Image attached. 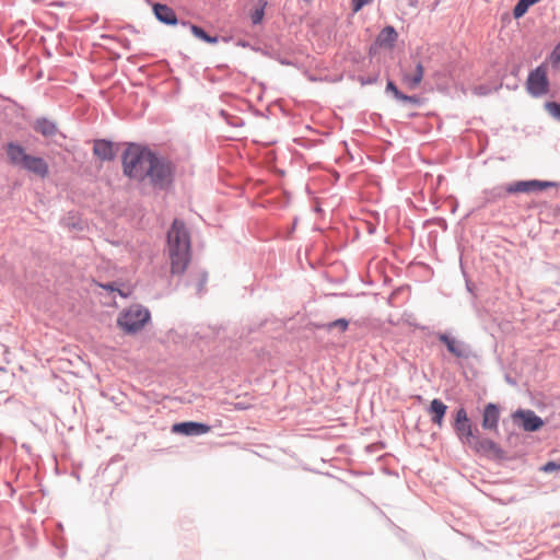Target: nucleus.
<instances>
[{
	"label": "nucleus",
	"mask_w": 560,
	"mask_h": 560,
	"mask_svg": "<svg viewBox=\"0 0 560 560\" xmlns=\"http://www.w3.org/2000/svg\"><path fill=\"white\" fill-rule=\"evenodd\" d=\"M174 168L170 161L154 155L152 166L149 167L147 178L153 187L164 189L173 182Z\"/></svg>",
	"instance_id": "5"
},
{
	"label": "nucleus",
	"mask_w": 560,
	"mask_h": 560,
	"mask_svg": "<svg viewBox=\"0 0 560 560\" xmlns=\"http://www.w3.org/2000/svg\"><path fill=\"white\" fill-rule=\"evenodd\" d=\"M191 32L195 36L203 39L207 43H215L217 42L215 38L210 37L202 28H200L196 25L191 26Z\"/></svg>",
	"instance_id": "22"
},
{
	"label": "nucleus",
	"mask_w": 560,
	"mask_h": 560,
	"mask_svg": "<svg viewBox=\"0 0 560 560\" xmlns=\"http://www.w3.org/2000/svg\"><path fill=\"white\" fill-rule=\"evenodd\" d=\"M154 153L147 148L130 144L122 154L124 174L137 180H144L149 167L154 161Z\"/></svg>",
	"instance_id": "2"
},
{
	"label": "nucleus",
	"mask_w": 560,
	"mask_h": 560,
	"mask_svg": "<svg viewBox=\"0 0 560 560\" xmlns=\"http://www.w3.org/2000/svg\"><path fill=\"white\" fill-rule=\"evenodd\" d=\"M454 428L458 438L462 440L464 444H472V440L475 439L476 435L474 434L470 421L455 423Z\"/></svg>",
	"instance_id": "18"
},
{
	"label": "nucleus",
	"mask_w": 560,
	"mask_h": 560,
	"mask_svg": "<svg viewBox=\"0 0 560 560\" xmlns=\"http://www.w3.org/2000/svg\"><path fill=\"white\" fill-rule=\"evenodd\" d=\"M549 81L545 65H540L533 70L527 79V90L534 96H540L548 92Z\"/></svg>",
	"instance_id": "6"
},
{
	"label": "nucleus",
	"mask_w": 560,
	"mask_h": 560,
	"mask_svg": "<svg viewBox=\"0 0 560 560\" xmlns=\"http://www.w3.org/2000/svg\"><path fill=\"white\" fill-rule=\"evenodd\" d=\"M439 339L447 347V350L455 357H457V358L467 357V351H466V347L464 346V343H462L446 335H441Z\"/></svg>",
	"instance_id": "16"
},
{
	"label": "nucleus",
	"mask_w": 560,
	"mask_h": 560,
	"mask_svg": "<svg viewBox=\"0 0 560 560\" xmlns=\"http://www.w3.org/2000/svg\"><path fill=\"white\" fill-rule=\"evenodd\" d=\"M468 446H470L478 454L494 456L501 455V448L498 446L497 443L489 439L480 438L478 435H476L475 439L472 440V444H469Z\"/></svg>",
	"instance_id": "9"
},
{
	"label": "nucleus",
	"mask_w": 560,
	"mask_h": 560,
	"mask_svg": "<svg viewBox=\"0 0 560 560\" xmlns=\"http://www.w3.org/2000/svg\"><path fill=\"white\" fill-rule=\"evenodd\" d=\"M121 296H127L124 292L117 290Z\"/></svg>",
	"instance_id": "32"
},
{
	"label": "nucleus",
	"mask_w": 560,
	"mask_h": 560,
	"mask_svg": "<svg viewBox=\"0 0 560 560\" xmlns=\"http://www.w3.org/2000/svg\"><path fill=\"white\" fill-rule=\"evenodd\" d=\"M469 421L467 412L464 408H459L456 412L455 423H463Z\"/></svg>",
	"instance_id": "28"
},
{
	"label": "nucleus",
	"mask_w": 560,
	"mask_h": 560,
	"mask_svg": "<svg viewBox=\"0 0 560 560\" xmlns=\"http://www.w3.org/2000/svg\"><path fill=\"white\" fill-rule=\"evenodd\" d=\"M149 320L150 312L145 307L131 305L119 314L117 325L126 334H136L141 330Z\"/></svg>",
	"instance_id": "4"
},
{
	"label": "nucleus",
	"mask_w": 560,
	"mask_h": 560,
	"mask_svg": "<svg viewBox=\"0 0 560 560\" xmlns=\"http://www.w3.org/2000/svg\"><path fill=\"white\" fill-rule=\"evenodd\" d=\"M166 253L170 260L171 273L182 276L190 261V235L185 224L174 220L167 232Z\"/></svg>",
	"instance_id": "1"
},
{
	"label": "nucleus",
	"mask_w": 560,
	"mask_h": 560,
	"mask_svg": "<svg viewBox=\"0 0 560 560\" xmlns=\"http://www.w3.org/2000/svg\"><path fill=\"white\" fill-rule=\"evenodd\" d=\"M546 109L552 117L560 119V104L555 102L546 103Z\"/></svg>",
	"instance_id": "25"
},
{
	"label": "nucleus",
	"mask_w": 560,
	"mask_h": 560,
	"mask_svg": "<svg viewBox=\"0 0 560 560\" xmlns=\"http://www.w3.org/2000/svg\"><path fill=\"white\" fill-rule=\"evenodd\" d=\"M423 66L421 65V62H418L416 65L415 70L411 73H405L402 75V82L407 85L408 89L415 90L420 85L423 79Z\"/></svg>",
	"instance_id": "15"
},
{
	"label": "nucleus",
	"mask_w": 560,
	"mask_h": 560,
	"mask_svg": "<svg viewBox=\"0 0 560 560\" xmlns=\"http://www.w3.org/2000/svg\"><path fill=\"white\" fill-rule=\"evenodd\" d=\"M541 470L544 472H553L556 470H560V463L548 462L541 467Z\"/></svg>",
	"instance_id": "26"
},
{
	"label": "nucleus",
	"mask_w": 560,
	"mask_h": 560,
	"mask_svg": "<svg viewBox=\"0 0 560 560\" xmlns=\"http://www.w3.org/2000/svg\"><path fill=\"white\" fill-rule=\"evenodd\" d=\"M387 90H388V91H392V92L394 93V95H395L397 98H399V100H407V96L402 95V94L397 90L396 85H395L392 81H389V82L387 83Z\"/></svg>",
	"instance_id": "29"
},
{
	"label": "nucleus",
	"mask_w": 560,
	"mask_h": 560,
	"mask_svg": "<svg viewBox=\"0 0 560 560\" xmlns=\"http://www.w3.org/2000/svg\"><path fill=\"white\" fill-rule=\"evenodd\" d=\"M373 0H352L351 5L353 12H359L363 7L371 3Z\"/></svg>",
	"instance_id": "27"
},
{
	"label": "nucleus",
	"mask_w": 560,
	"mask_h": 560,
	"mask_svg": "<svg viewBox=\"0 0 560 560\" xmlns=\"http://www.w3.org/2000/svg\"><path fill=\"white\" fill-rule=\"evenodd\" d=\"M33 129L44 137H52L57 132V126L55 122L46 118L36 119L33 122Z\"/></svg>",
	"instance_id": "17"
},
{
	"label": "nucleus",
	"mask_w": 560,
	"mask_h": 560,
	"mask_svg": "<svg viewBox=\"0 0 560 560\" xmlns=\"http://www.w3.org/2000/svg\"><path fill=\"white\" fill-rule=\"evenodd\" d=\"M93 153L102 161H112L115 158L113 143L106 140H96L94 142Z\"/></svg>",
	"instance_id": "12"
},
{
	"label": "nucleus",
	"mask_w": 560,
	"mask_h": 560,
	"mask_svg": "<svg viewBox=\"0 0 560 560\" xmlns=\"http://www.w3.org/2000/svg\"><path fill=\"white\" fill-rule=\"evenodd\" d=\"M551 186H555V183L537 179L518 180L508 185L505 187V191L509 194H528L534 191H540Z\"/></svg>",
	"instance_id": "7"
},
{
	"label": "nucleus",
	"mask_w": 560,
	"mask_h": 560,
	"mask_svg": "<svg viewBox=\"0 0 560 560\" xmlns=\"http://www.w3.org/2000/svg\"><path fill=\"white\" fill-rule=\"evenodd\" d=\"M500 410L497 405L488 404L482 413V428L490 431H498Z\"/></svg>",
	"instance_id": "11"
},
{
	"label": "nucleus",
	"mask_w": 560,
	"mask_h": 560,
	"mask_svg": "<svg viewBox=\"0 0 560 560\" xmlns=\"http://www.w3.org/2000/svg\"><path fill=\"white\" fill-rule=\"evenodd\" d=\"M397 33L393 26H386L378 35L377 42L381 46H393L397 39Z\"/></svg>",
	"instance_id": "19"
},
{
	"label": "nucleus",
	"mask_w": 560,
	"mask_h": 560,
	"mask_svg": "<svg viewBox=\"0 0 560 560\" xmlns=\"http://www.w3.org/2000/svg\"><path fill=\"white\" fill-rule=\"evenodd\" d=\"M154 14L156 19L165 24L175 25L177 23V18L174 10L165 4L156 3L153 7Z\"/></svg>",
	"instance_id": "14"
},
{
	"label": "nucleus",
	"mask_w": 560,
	"mask_h": 560,
	"mask_svg": "<svg viewBox=\"0 0 560 560\" xmlns=\"http://www.w3.org/2000/svg\"><path fill=\"white\" fill-rule=\"evenodd\" d=\"M172 431L185 435H199L208 433L210 431V427L203 423L189 421L174 424Z\"/></svg>",
	"instance_id": "10"
},
{
	"label": "nucleus",
	"mask_w": 560,
	"mask_h": 560,
	"mask_svg": "<svg viewBox=\"0 0 560 560\" xmlns=\"http://www.w3.org/2000/svg\"><path fill=\"white\" fill-rule=\"evenodd\" d=\"M513 418L521 421L525 431H537L544 425L541 418L532 410H518L513 415Z\"/></svg>",
	"instance_id": "8"
},
{
	"label": "nucleus",
	"mask_w": 560,
	"mask_h": 560,
	"mask_svg": "<svg viewBox=\"0 0 560 560\" xmlns=\"http://www.w3.org/2000/svg\"><path fill=\"white\" fill-rule=\"evenodd\" d=\"M268 3V0H258L257 7L250 13V21L253 24L261 23L265 15V8Z\"/></svg>",
	"instance_id": "20"
},
{
	"label": "nucleus",
	"mask_w": 560,
	"mask_h": 560,
	"mask_svg": "<svg viewBox=\"0 0 560 560\" xmlns=\"http://www.w3.org/2000/svg\"><path fill=\"white\" fill-rule=\"evenodd\" d=\"M447 406L440 399L435 398L431 401L429 407V415L431 416V420L439 428L443 425V419L446 413Z\"/></svg>",
	"instance_id": "13"
},
{
	"label": "nucleus",
	"mask_w": 560,
	"mask_h": 560,
	"mask_svg": "<svg viewBox=\"0 0 560 560\" xmlns=\"http://www.w3.org/2000/svg\"><path fill=\"white\" fill-rule=\"evenodd\" d=\"M525 2L530 7L535 3H537V1H534V0H525Z\"/></svg>",
	"instance_id": "31"
},
{
	"label": "nucleus",
	"mask_w": 560,
	"mask_h": 560,
	"mask_svg": "<svg viewBox=\"0 0 560 560\" xmlns=\"http://www.w3.org/2000/svg\"><path fill=\"white\" fill-rule=\"evenodd\" d=\"M549 61L553 68H560V43L551 51Z\"/></svg>",
	"instance_id": "23"
},
{
	"label": "nucleus",
	"mask_w": 560,
	"mask_h": 560,
	"mask_svg": "<svg viewBox=\"0 0 560 560\" xmlns=\"http://www.w3.org/2000/svg\"><path fill=\"white\" fill-rule=\"evenodd\" d=\"M5 153L10 164L13 166L22 168L39 178L48 176V163L43 158L28 154L22 145L10 142L7 144Z\"/></svg>",
	"instance_id": "3"
},
{
	"label": "nucleus",
	"mask_w": 560,
	"mask_h": 560,
	"mask_svg": "<svg viewBox=\"0 0 560 560\" xmlns=\"http://www.w3.org/2000/svg\"><path fill=\"white\" fill-rule=\"evenodd\" d=\"M528 8L529 5L525 2V0H520L513 10L514 18L518 19L523 16Z\"/></svg>",
	"instance_id": "24"
},
{
	"label": "nucleus",
	"mask_w": 560,
	"mask_h": 560,
	"mask_svg": "<svg viewBox=\"0 0 560 560\" xmlns=\"http://www.w3.org/2000/svg\"><path fill=\"white\" fill-rule=\"evenodd\" d=\"M349 323L345 318H339L334 322L326 324L324 327L326 330H331L332 328H339L341 331H346L348 329Z\"/></svg>",
	"instance_id": "21"
},
{
	"label": "nucleus",
	"mask_w": 560,
	"mask_h": 560,
	"mask_svg": "<svg viewBox=\"0 0 560 560\" xmlns=\"http://www.w3.org/2000/svg\"><path fill=\"white\" fill-rule=\"evenodd\" d=\"M101 287L108 291H116V289L114 288V284H112V283L110 284H101Z\"/></svg>",
	"instance_id": "30"
}]
</instances>
